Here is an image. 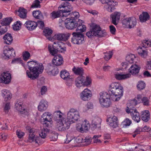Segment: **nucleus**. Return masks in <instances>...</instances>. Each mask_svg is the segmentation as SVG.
Instances as JSON below:
<instances>
[{
  "instance_id": "412c9836",
  "label": "nucleus",
  "mask_w": 151,
  "mask_h": 151,
  "mask_svg": "<svg viewBox=\"0 0 151 151\" xmlns=\"http://www.w3.org/2000/svg\"><path fill=\"white\" fill-rule=\"evenodd\" d=\"M54 56L52 60V63L56 66L61 65L63 63V59L62 56L60 54L56 55Z\"/></svg>"
},
{
  "instance_id": "bf43d9fd",
  "label": "nucleus",
  "mask_w": 151,
  "mask_h": 151,
  "mask_svg": "<svg viewBox=\"0 0 151 151\" xmlns=\"http://www.w3.org/2000/svg\"><path fill=\"white\" fill-rule=\"evenodd\" d=\"M104 58L106 60H109L112 57L113 53L112 51H109L108 52H106Z\"/></svg>"
},
{
  "instance_id": "6e6d98bb",
  "label": "nucleus",
  "mask_w": 151,
  "mask_h": 151,
  "mask_svg": "<svg viewBox=\"0 0 151 151\" xmlns=\"http://www.w3.org/2000/svg\"><path fill=\"white\" fill-rule=\"evenodd\" d=\"M40 1L38 0H35L31 6L32 8H40Z\"/></svg>"
},
{
  "instance_id": "2eb2a0df",
  "label": "nucleus",
  "mask_w": 151,
  "mask_h": 151,
  "mask_svg": "<svg viewBox=\"0 0 151 151\" xmlns=\"http://www.w3.org/2000/svg\"><path fill=\"white\" fill-rule=\"evenodd\" d=\"M91 96V91L88 89H85L81 93L80 97L82 100L86 101L90 100Z\"/></svg>"
},
{
  "instance_id": "7c9ffc66",
  "label": "nucleus",
  "mask_w": 151,
  "mask_h": 151,
  "mask_svg": "<svg viewBox=\"0 0 151 151\" xmlns=\"http://www.w3.org/2000/svg\"><path fill=\"white\" fill-rule=\"evenodd\" d=\"M52 33V30L49 28H46L43 30L44 35L50 40H53V37L51 36Z\"/></svg>"
},
{
  "instance_id": "9b49d317",
  "label": "nucleus",
  "mask_w": 151,
  "mask_h": 151,
  "mask_svg": "<svg viewBox=\"0 0 151 151\" xmlns=\"http://www.w3.org/2000/svg\"><path fill=\"white\" fill-rule=\"evenodd\" d=\"M90 127L88 121L85 120L82 124H78L76 128L77 131L81 132H83L86 130H88Z\"/></svg>"
},
{
  "instance_id": "c85d7f7f",
  "label": "nucleus",
  "mask_w": 151,
  "mask_h": 151,
  "mask_svg": "<svg viewBox=\"0 0 151 151\" xmlns=\"http://www.w3.org/2000/svg\"><path fill=\"white\" fill-rule=\"evenodd\" d=\"M141 117L145 122H147L150 119V114L148 110H145L141 112Z\"/></svg>"
},
{
  "instance_id": "79ce46f5",
  "label": "nucleus",
  "mask_w": 151,
  "mask_h": 151,
  "mask_svg": "<svg viewBox=\"0 0 151 151\" xmlns=\"http://www.w3.org/2000/svg\"><path fill=\"white\" fill-rule=\"evenodd\" d=\"M96 29H98V30H96V36L99 37H102L105 36L106 35V32L105 30L102 31L101 30L100 27L97 25H96Z\"/></svg>"
},
{
  "instance_id": "680f3d73",
  "label": "nucleus",
  "mask_w": 151,
  "mask_h": 151,
  "mask_svg": "<svg viewBox=\"0 0 151 151\" xmlns=\"http://www.w3.org/2000/svg\"><path fill=\"white\" fill-rule=\"evenodd\" d=\"M50 137L51 141H55L58 139V134L56 133H51L50 136Z\"/></svg>"
},
{
  "instance_id": "f257e3e1",
  "label": "nucleus",
  "mask_w": 151,
  "mask_h": 151,
  "mask_svg": "<svg viewBox=\"0 0 151 151\" xmlns=\"http://www.w3.org/2000/svg\"><path fill=\"white\" fill-rule=\"evenodd\" d=\"M29 71L27 70L26 73L28 77L32 80H35L39 77V75L43 72L44 67L41 63L37 64V62L31 61L27 62Z\"/></svg>"
},
{
  "instance_id": "f3484780",
  "label": "nucleus",
  "mask_w": 151,
  "mask_h": 151,
  "mask_svg": "<svg viewBox=\"0 0 151 151\" xmlns=\"http://www.w3.org/2000/svg\"><path fill=\"white\" fill-rule=\"evenodd\" d=\"M47 73L49 75L55 76L59 72L58 68L51 65H48L45 69Z\"/></svg>"
},
{
  "instance_id": "473e14b6",
  "label": "nucleus",
  "mask_w": 151,
  "mask_h": 151,
  "mask_svg": "<svg viewBox=\"0 0 151 151\" xmlns=\"http://www.w3.org/2000/svg\"><path fill=\"white\" fill-rule=\"evenodd\" d=\"M109 125L113 128H115L118 126V120L117 117L113 116L111 119V121L109 122Z\"/></svg>"
},
{
  "instance_id": "c03bdc74",
  "label": "nucleus",
  "mask_w": 151,
  "mask_h": 151,
  "mask_svg": "<svg viewBox=\"0 0 151 151\" xmlns=\"http://www.w3.org/2000/svg\"><path fill=\"white\" fill-rule=\"evenodd\" d=\"M32 14L33 17L37 19H42L43 18V14L40 10L33 11Z\"/></svg>"
},
{
  "instance_id": "7ed1b4c3",
  "label": "nucleus",
  "mask_w": 151,
  "mask_h": 151,
  "mask_svg": "<svg viewBox=\"0 0 151 151\" xmlns=\"http://www.w3.org/2000/svg\"><path fill=\"white\" fill-rule=\"evenodd\" d=\"M82 21L79 19L78 21V24L76 29L77 32L72 33L73 37L71 38V42L75 44H81L84 43V35L80 32H83L86 30V26L82 24Z\"/></svg>"
},
{
  "instance_id": "ddd939ff",
  "label": "nucleus",
  "mask_w": 151,
  "mask_h": 151,
  "mask_svg": "<svg viewBox=\"0 0 151 151\" xmlns=\"http://www.w3.org/2000/svg\"><path fill=\"white\" fill-rule=\"evenodd\" d=\"M45 122L43 124L44 128L43 129H41L39 133L40 136L43 139L46 137L47 134L49 133L50 131L49 129L47 128V127H50L51 124L50 122L48 123V122Z\"/></svg>"
},
{
  "instance_id": "0eeeda50",
  "label": "nucleus",
  "mask_w": 151,
  "mask_h": 151,
  "mask_svg": "<svg viewBox=\"0 0 151 151\" xmlns=\"http://www.w3.org/2000/svg\"><path fill=\"white\" fill-rule=\"evenodd\" d=\"M26 129L28 130L29 133L28 137V142L31 143L35 142V143L39 144L41 143V138L38 136H36L35 131L34 129L32 128H29V127H26Z\"/></svg>"
},
{
  "instance_id": "4be33fe9",
  "label": "nucleus",
  "mask_w": 151,
  "mask_h": 151,
  "mask_svg": "<svg viewBox=\"0 0 151 151\" xmlns=\"http://www.w3.org/2000/svg\"><path fill=\"white\" fill-rule=\"evenodd\" d=\"M24 25L28 30L32 31L36 28L37 26V23L35 22L29 21L26 22Z\"/></svg>"
},
{
  "instance_id": "5fc2aeb1",
  "label": "nucleus",
  "mask_w": 151,
  "mask_h": 151,
  "mask_svg": "<svg viewBox=\"0 0 151 151\" xmlns=\"http://www.w3.org/2000/svg\"><path fill=\"white\" fill-rule=\"evenodd\" d=\"M61 11L60 10L57 12L53 11L51 13L52 17L54 18H55L60 17V16Z\"/></svg>"
},
{
  "instance_id": "338daca9",
  "label": "nucleus",
  "mask_w": 151,
  "mask_h": 151,
  "mask_svg": "<svg viewBox=\"0 0 151 151\" xmlns=\"http://www.w3.org/2000/svg\"><path fill=\"white\" fill-rule=\"evenodd\" d=\"M101 137V135H94L93 137V139L94 143H97L101 142V141L98 138Z\"/></svg>"
},
{
  "instance_id": "864d4df0",
  "label": "nucleus",
  "mask_w": 151,
  "mask_h": 151,
  "mask_svg": "<svg viewBox=\"0 0 151 151\" xmlns=\"http://www.w3.org/2000/svg\"><path fill=\"white\" fill-rule=\"evenodd\" d=\"M22 56L23 59L25 61H27L30 57V54L27 51H25L23 52Z\"/></svg>"
},
{
  "instance_id": "49530a36",
  "label": "nucleus",
  "mask_w": 151,
  "mask_h": 151,
  "mask_svg": "<svg viewBox=\"0 0 151 151\" xmlns=\"http://www.w3.org/2000/svg\"><path fill=\"white\" fill-rule=\"evenodd\" d=\"M68 14L70 16L69 18V19H70L74 21L75 20L78 19L80 16L79 13L77 12H74L69 13Z\"/></svg>"
},
{
  "instance_id": "4c0bfd02",
  "label": "nucleus",
  "mask_w": 151,
  "mask_h": 151,
  "mask_svg": "<svg viewBox=\"0 0 151 151\" xmlns=\"http://www.w3.org/2000/svg\"><path fill=\"white\" fill-rule=\"evenodd\" d=\"M150 18V16L147 12H144L139 16V19L142 22H146Z\"/></svg>"
},
{
  "instance_id": "4468645a",
  "label": "nucleus",
  "mask_w": 151,
  "mask_h": 151,
  "mask_svg": "<svg viewBox=\"0 0 151 151\" xmlns=\"http://www.w3.org/2000/svg\"><path fill=\"white\" fill-rule=\"evenodd\" d=\"M11 79V75L8 72H4L1 76L0 82L5 84H8L10 82Z\"/></svg>"
},
{
  "instance_id": "13d9d810",
  "label": "nucleus",
  "mask_w": 151,
  "mask_h": 151,
  "mask_svg": "<svg viewBox=\"0 0 151 151\" xmlns=\"http://www.w3.org/2000/svg\"><path fill=\"white\" fill-rule=\"evenodd\" d=\"M145 84L144 82L140 81L139 82L137 85V87L139 90H141L145 88Z\"/></svg>"
},
{
  "instance_id": "69168bd1",
  "label": "nucleus",
  "mask_w": 151,
  "mask_h": 151,
  "mask_svg": "<svg viewBox=\"0 0 151 151\" xmlns=\"http://www.w3.org/2000/svg\"><path fill=\"white\" fill-rule=\"evenodd\" d=\"M137 100L135 99H133L130 101V105H129V107L127 106L129 108H130V106L131 107V109H133L134 107H132L133 106H136L137 104Z\"/></svg>"
},
{
  "instance_id": "39448f33",
  "label": "nucleus",
  "mask_w": 151,
  "mask_h": 151,
  "mask_svg": "<svg viewBox=\"0 0 151 151\" xmlns=\"http://www.w3.org/2000/svg\"><path fill=\"white\" fill-rule=\"evenodd\" d=\"M64 43L60 41L54 42L53 45H49L48 49L50 53L52 56H55L58 52H64L66 48L64 46Z\"/></svg>"
},
{
  "instance_id": "0e129e2a",
  "label": "nucleus",
  "mask_w": 151,
  "mask_h": 151,
  "mask_svg": "<svg viewBox=\"0 0 151 151\" xmlns=\"http://www.w3.org/2000/svg\"><path fill=\"white\" fill-rule=\"evenodd\" d=\"M16 133L18 137L19 138H22L25 134V133L22 132L20 130H17Z\"/></svg>"
},
{
  "instance_id": "1a4fd4ad",
  "label": "nucleus",
  "mask_w": 151,
  "mask_h": 151,
  "mask_svg": "<svg viewBox=\"0 0 151 151\" xmlns=\"http://www.w3.org/2000/svg\"><path fill=\"white\" fill-rule=\"evenodd\" d=\"M133 108V109H132L130 106V108L127 107L126 111L127 113L130 114L133 120L138 123L141 119L139 113L137 111L134 107Z\"/></svg>"
},
{
  "instance_id": "052dcab7",
  "label": "nucleus",
  "mask_w": 151,
  "mask_h": 151,
  "mask_svg": "<svg viewBox=\"0 0 151 151\" xmlns=\"http://www.w3.org/2000/svg\"><path fill=\"white\" fill-rule=\"evenodd\" d=\"M84 81V86H88L90 85L91 83V79L88 76H87L86 78H85V79Z\"/></svg>"
},
{
  "instance_id": "774afa93",
  "label": "nucleus",
  "mask_w": 151,
  "mask_h": 151,
  "mask_svg": "<svg viewBox=\"0 0 151 151\" xmlns=\"http://www.w3.org/2000/svg\"><path fill=\"white\" fill-rule=\"evenodd\" d=\"M115 6H113L112 5H108L106 8V10L109 12H112L115 9L114 7Z\"/></svg>"
},
{
  "instance_id": "3c124183",
  "label": "nucleus",
  "mask_w": 151,
  "mask_h": 151,
  "mask_svg": "<svg viewBox=\"0 0 151 151\" xmlns=\"http://www.w3.org/2000/svg\"><path fill=\"white\" fill-rule=\"evenodd\" d=\"M7 31V26L4 25L0 26V35L5 33Z\"/></svg>"
},
{
  "instance_id": "a211bd4d",
  "label": "nucleus",
  "mask_w": 151,
  "mask_h": 151,
  "mask_svg": "<svg viewBox=\"0 0 151 151\" xmlns=\"http://www.w3.org/2000/svg\"><path fill=\"white\" fill-rule=\"evenodd\" d=\"M3 53L5 56L8 58H9L10 57L11 55L13 57L15 56V52L12 47H4Z\"/></svg>"
},
{
  "instance_id": "bb28decb",
  "label": "nucleus",
  "mask_w": 151,
  "mask_h": 151,
  "mask_svg": "<svg viewBox=\"0 0 151 151\" xmlns=\"http://www.w3.org/2000/svg\"><path fill=\"white\" fill-rule=\"evenodd\" d=\"M98 29H96V25L91 27L89 31L87 32L86 33V35L89 38H91L92 36H96V30H98Z\"/></svg>"
},
{
  "instance_id": "09e8293b",
  "label": "nucleus",
  "mask_w": 151,
  "mask_h": 151,
  "mask_svg": "<svg viewBox=\"0 0 151 151\" xmlns=\"http://www.w3.org/2000/svg\"><path fill=\"white\" fill-rule=\"evenodd\" d=\"M131 123L132 121L131 120L128 118H126L122 122V124L123 126V127H126L127 126H129Z\"/></svg>"
},
{
  "instance_id": "c756f323",
  "label": "nucleus",
  "mask_w": 151,
  "mask_h": 151,
  "mask_svg": "<svg viewBox=\"0 0 151 151\" xmlns=\"http://www.w3.org/2000/svg\"><path fill=\"white\" fill-rule=\"evenodd\" d=\"M22 103L19 102V103L17 102L15 105V108L21 114H26L27 111H26L25 109L22 107Z\"/></svg>"
},
{
  "instance_id": "72a5a7b5",
  "label": "nucleus",
  "mask_w": 151,
  "mask_h": 151,
  "mask_svg": "<svg viewBox=\"0 0 151 151\" xmlns=\"http://www.w3.org/2000/svg\"><path fill=\"white\" fill-rule=\"evenodd\" d=\"M3 38L4 41V43L8 45L11 44L13 41L12 37L11 34L9 33L6 34Z\"/></svg>"
},
{
  "instance_id": "f704fd0d",
  "label": "nucleus",
  "mask_w": 151,
  "mask_h": 151,
  "mask_svg": "<svg viewBox=\"0 0 151 151\" xmlns=\"http://www.w3.org/2000/svg\"><path fill=\"white\" fill-rule=\"evenodd\" d=\"M115 78L118 80H121L128 78L131 76V74L127 73L126 74H122L118 73L114 74Z\"/></svg>"
},
{
  "instance_id": "c9c22d12",
  "label": "nucleus",
  "mask_w": 151,
  "mask_h": 151,
  "mask_svg": "<svg viewBox=\"0 0 151 151\" xmlns=\"http://www.w3.org/2000/svg\"><path fill=\"white\" fill-rule=\"evenodd\" d=\"M60 76L61 77L62 79L67 81L68 80L71 79L69 73L65 70H62L60 72Z\"/></svg>"
},
{
  "instance_id": "423d86ee",
  "label": "nucleus",
  "mask_w": 151,
  "mask_h": 151,
  "mask_svg": "<svg viewBox=\"0 0 151 151\" xmlns=\"http://www.w3.org/2000/svg\"><path fill=\"white\" fill-rule=\"evenodd\" d=\"M80 117L79 112L76 109H70L67 114V119L72 123L78 121Z\"/></svg>"
},
{
  "instance_id": "e433bc0d",
  "label": "nucleus",
  "mask_w": 151,
  "mask_h": 151,
  "mask_svg": "<svg viewBox=\"0 0 151 151\" xmlns=\"http://www.w3.org/2000/svg\"><path fill=\"white\" fill-rule=\"evenodd\" d=\"M17 12L19 13L18 15L20 18L23 19L26 18L27 11L26 9L20 7Z\"/></svg>"
},
{
  "instance_id": "603ef678",
  "label": "nucleus",
  "mask_w": 151,
  "mask_h": 151,
  "mask_svg": "<svg viewBox=\"0 0 151 151\" xmlns=\"http://www.w3.org/2000/svg\"><path fill=\"white\" fill-rule=\"evenodd\" d=\"M22 24L20 21H17L16 24L13 26V29L14 30L17 31L20 29Z\"/></svg>"
},
{
  "instance_id": "6ab92c4d",
  "label": "nucleus",
  "mask_w": 151,
  "mask_h": 151,
  "mask_svg": "<svg viewBox=\"0 0 151 151\" xmlns=\"http://www.w3.org/2000/svg\"><path fill=\"white\" fill-rule=\"evenodd\" d=\"M135 55L133 54L127 56L126 58V60L127 62H124L122 63V66L125 68H127L129 63L132 64L134 62V58H135Z\"/></svg>"
},
{
  "instance_id": "8fccbe9b",
  "label": "nucleus",
  "mask_w": 151,
  "mask_h": 151,
  "mask_svg": "<svg viewBox=\"0 0 151 151\" xmlns=\"http://www.w3.org/2000/svg\"><path fill=\"white\" fill-rule=\"evenodd\" d=\"M142 46L144 48L147 47L151 46V41L144 40L142 41Z\"/></svg>"
},
{
  "instance_id": "9d476101",
  "label": "nucleus",
  "mask_w": 151,
  "mask_h": 151,
  "mask_svg": "<svg viewBox=\"0 0 151 151\" xmlns=\"http://www.w3.org/2000/svg\"><path fill=\"white\" fill-rule=\"evenodd\" d=\"M122 23L125 26H128L129 28H131L136 25L137 23L136 19L135 17H133L127 18L122 20Z\"/></svg>"
},
{
  "instance_id": "aec40b11",
  "label": "nucleus",
  "mask_w": 151,
  "mask_h": 151,
  "mask_svg": "<svg viewBox=\"0 0 151 151\" xmlns=\"http://www.w3.org/2000/svg\"><path fill=\"white\" fill-rule=\"evenodd\" d=\"M141 67L139 65L136 64L132 65L129 69L130 73L132 75L137 74L139 72Z\"/></svg>"
},
{
  "instance_id": "a878e982",
  "label": "nucleus",
  "mask_w": 151,
  "mask_h": 151,
  "mask_svg": "<svg viewBox=\"0 0 151 151\" xmlns=\"http://www.w3.org/2000/svg\"><path fill=\"white\" fill-rule=\"evenodd\" d=\"M101 119L99 118H95L92 121L91 125L92 129H94L96 128L100 127Z\"/></svg>"
},
{
  "instance_id": "5701e85b",
  "label": "nucleus",
  "mask_w": 151,
  "mask_h": 151,
  "mask_svg": "<svg viewBox=\"0 0 151 151\" xmlns=\"http://www.w3.org/2000/svg\"><path fill=\"white\" fill-rule=\"evenodd\" d=\"M48 107V102L45 100L42 99L39 103L38 109L40 111H43L47 109Z\"/></svg>"
},
{
  "instance_id": "37998d69",
  "label": "nucleus",
  "mask_w": 151,
  "mask_h": 151,
  "mask_svg": "<svg viewBox=\"0 0 151 151\" xmlns=\"http://www.w3.org/2000/svg\"><path fill=\"white\" fill-rule=\"evenodd\" d=\"M72 70L74 73L76 75L83 76L84 73L83 69L81 67H74Z\"/></svg>"
},
{
  "instance_id": "a19ab883",
  "label": "nucleus",
  "mask_w": 151,
  "mask_h": 151,
  "mask_svg": "<svg viewBox=\"0 0 151 151\" xmlns=\"http://www.w3.org/2000/svg\"><path fill=\"white\" fill-rule=\"evenodd\" d=\"M99 102L101 106L103 107L108 108L110 107L111 105V102L110 99H107L101 101Z\"/></svg>"
},
{
  "instance_id": "ea45409f",
  "label": "nucleus",
  "mask_w": 151,
  "mask_h": 151,
  "mask_svg": "<svg viewBox=\"0 0 151 151\" xmlns=\"http://www.w3.org/2000/svg\"><path fill=\"white\" fill-rule=\"evenodd\" d=\"M137 51L139 55L142 58H146L147 55V51L146 50L143 49L140 46L138 48Z\"/></svg>"
},
{
  "instance_id": "dca6fc26",
  "label": "nucleus",
  "mask_w": 151,
  "mask_h": 151,
  "mask_svg": "<svg viewBox=\"0 0 151 151\" xmlns=\"http://www.w3.org/2000/svg\"><path fill=\"white\" fill-rule=\"evenodd\" d=\"M70 35L69 33L65 34H58L55 35L53 37V40L55 39L58 40L65 41L67 40Z\"/></svg>"
},
{
  "instance_id": "6e6552de",
  "label": "nucleus",
  "mask_w": 151,
  "mask_h": 151,
  "mask_svg": "<svg viewBox=\"0 0 151 151\" xmlns=\"http://www.w3.org/2000/svg\"><path fill=\"white\" fill-rule=\"evenodd\" d=\"M58 8L61 9L60 11L62 13L63 16L65 17L69 15L68 14L69 13H71L70 12L73 9V7L70 5L69 3L66 1L62 3L59 6Z\"/></svg>"
},
{
  "instance_id": "de8ad7c7",
  "label": "nucleus",
  "mask_w": 151,
  "mask_h": 151,
  "mask_svg": "<svg viewBox=\"0 0 151 151\" xmlns=\"http://www.w3.org/2000/svg\"><path fill=\"white\" fill-rule=\"evenodd\" d=\"M101 2L103 4H107L108 5H112L113 6H115L116 4L112 0H102Z\"/></svg>"
},
{
  "instance_id": "e2e57ef3",
  "label": "nucleus",
  "mask_w": 151,
  "mask_h": 151,
  "mask_svg": "<svg viewBox=\"0 0 151 151\" xmlns=\"http://www.w3.org/2000/svg\"><path fill=\"white\" fill-rule=\"evenodd\" d=\"M10 109V104L9 102L6 103L5 105L4 111L5 113H7Z\"/></svg>"
},
{
  "instance_id": "f8f14e48",
  "label": "nucleus",
  "mask_w": 151,
  "mask_h": 151,
  "mask_svg": "<svg viewBox=\"0 0 151 151\" xmlns=\"http://www.w3.org/2000/svg\"><path fill=\"white\" fill-rule=\"evenodd\" d=\"M78 22L72 20L69 18L66 19L65 21V25L66 28L73 29L76 28L78 26Z\"/></svg>"
},
{
  "instance_id": "2f4dec72",
  "label": "nucleus",
  "mask_w": 151,
  "mask_h": 151,
  "mask_svg": "<svg viewBox=\"0 0 151 151\" xmlns=\"http://www.w3.org/2000/svg\"><path fill=\"white\" fill-rule=\"evenodd\" d=\"M43 118V122H50L52 120V114L49 112H45L42 115Z\"/></svg>"
},
{
  "instance_id": "393cba45",
  "label": "nucleus",
  "mask_w": 151,
  "mask_h": 151,
  "mask_svg": "<svg viewBox=\"0 0 151 151\" xmlns=\"http://www.w3.org/2000/svg\"><path fill=\"white\" fill-rule=\"evenodd\" d=\"M121 14L119 12H115L112 14L111 16L112 20V23L115 25L117 24L116 22L119 20Z\"/></svg>"
},
{
  "instance_id": "4d7b16f0",
  "label": "nucleus",
  "mask_w": 151,
  "mask_h": 151,
  "mask_svg": "<svg viewBox=\"0 0 151 151\" xmlns=\"http://www.w3.org/2000/svg\"><path fill=\"white\" fill-rule=\"evenodd\" d=\"M142 103L145 106H148L150 104V101L148 98L146 97H142Z\"/></svg>"
},
{
  "instance_id": "58836bf2",
  "label": "nucleus",
  "mask_w": 151,
  "mask_h": 151,
  "mask_svg": "<svg viewBox=\"0 0 151 151\" xmlns=\"http://www.w3.org/2000/svg\"><path fill=\"white\" fill-rule=\"evenodd\" d=\"M110 94H109L107 92H102L99 93V101L107 99L110 98Z\"/></svg>"
},
{
  "instance_id": "a18cd8bd",
  "label": "nucleus",
  "mask_w": 151,
  "mask_h": 151,
  "mask_svg": "<svg viewBox=\"0 0 151 151\" xmlns=\"http://www.w3.org/2000/svg\"><path fill=\"white\" fill-rule=\"evenodd\" d=\"M12 19L11 17H7L4 18L0 21L1 24L2 25L6 26L9 25Z\"/></svg>"
},
{
  "instance_id": "cd10ccee",
  "label": "nucleus",
  "mask_w": 151,
  "mask_h": 151,
  "mask_svg": "<svg viewBox=\"0 0 151 151\" xmlns=\"http://www.w3.org/2000/svg\"><path fill=\"white\" fill-rule=\"evenodd\" d=\"M2 96L4 98V101H7L10 100L12 98V95L9 91L6 89H4L2 91Z\"/></svg>"
},
{
  "instance_id": "b1692460",
  "label": "nucleus",
  "mask_w": 151,
  "mask_h": 151,
  "mask_svg": "<svg viewBox=\"0 0 151 151\" xmlns=\"http://www.w3.org/2000/svg\"><path fill=\"white\" fill-rule=\"evenodd\" d=\"M85 77L83 76H80L76 78L75 81V84L78 88L84 86V81Z\"/></svg>"
},
{
  "instance_id": "20e7f679",
  "label": "nucleus",
  "mask_w": 151,
  "mask_h": 151,
  "mask_svg": "<svg viewBox=\"0 0 151 151\" xmlns=\"http://www.w3.org/2000/svg\"><path fill=\"white\" fill-rule=\"evenodd\" d=\"M110 87L109 92L111 99L114 101H119L123 95V87L120 84L116 82L112 83Z\"/></svg>"
},
{
  "instance_id": "f03ea898",
  "label": "nucleus",
  "mask_w": 151,
  "mask_h": 151,
  "mask_svg": "<svg viewBox=\"0 0 151 151\" xmlns=\"http://www.w3.org/2000/svg\"><path fill=\"white\" fill-rule=\"evenodd\" d=\"M54 114L56 126L59 131H64L69 128L70 124L72 123L67 119H66L60 111L55 112Z\"/></svg>"
}]
</instances>
